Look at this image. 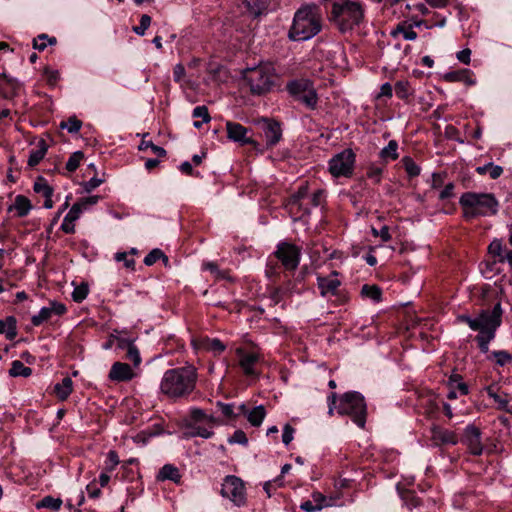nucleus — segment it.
I'll list each match as a JSON object with an SVG mask.
<instances>
[{"label":"nucleus","instance_id":"1","mask_svg":"<svg viewBox=\"0 0 512 512\" xmlns=\"http://www.w3.org/2000/svg\"><path fill=\"white\" fill-rule=\"evenodd\" d=\"M502 307L498 302L489 310H482L476 317L461 315L459 320L466 323L473 331H478L475 340L482 353L489 351V343L495 338L497 329L502 323Z\"/></svg>","mask_w":512,"mask_h":512},{"label":"nucleus","instance_id":"2","mask_svg":"<svg viewBox=\"0 0 512 512\" xmlns=\"http://www.w3.org/2000/svg\"><path fill=\"white\" fill-rule=\"evenodd\" d=\"M197 371L192 365L168 369L160 381V393L170 400L190 395L195 389Z\"/></svg>","mask_w":512,"mask_h":512},{"label":"nucleus","instance_id":"3","mask_svg":"<svg viewBox=\"0 0 512 512\" xmlns=\"http://www.w3.org/2000/svg\"><path fill=\"white\" fill-rule=\"evenodd\" d=\"M322 29L320 8L316 4L301 6L294 14L288 36L293 41H307Z\"/></svg>","mask_w":512,"mask_h":512},{"label":"nucleus","instance_id":"4","mask_svg":"<svg viewBox=\"0 0 512 512\" xmlns=\"http://www.w3.org/2000/svg\"><path fill=\"white\" fill-rule=\"evenodd\" d=\"M329 20L341 33L352 31L365 20L364 5L358 0H334Z\"/></svg>","mask_w":512,"mask_h":512},{"label":"nucleus","instance_id":"5","mask_svg":"<svg viewBox=\"0 0 512 512\" xmlns=\"http://www.w3.org/2000/svg\"><path fill=\"white\" fill-rule=\"evenodd\" d=\"M459 204L467 220L495 215L499 208L498 200L491 193L466 192L460 197Z\"/></svg>","mask_w":512,"mask_h":512},{"label":"nucleus","instance_id":"6","mask_svg":"<svg viewBox=\"0 0 512 512\" xmlns=\"http://www.w3.org/2000/svg\"><path fill=\"white\" fill-rule=\"evenodd\" d=\"M323 201L324 191L322 189H317L309 194L308 186L303 184L288 198L286 206L295 219H301L309 215L312 208L320 206Z\"/></svg>","mask_w":512,"mask_h":512},{"label":"nucleus","instance_id":"7","mask_svg":"<svg viewBox=\"0 0 512 512\" xmlns=\"http://www.w3.org/2000/svg\"><path fill=\"white\" fill-rule=\"evenodd\" d=\"M337 413L348 415L359 427L364 428L367 417V406L364 396L357 391H349L339 397Z\"/></svg>","mask_w":512,"mask_h":512},{"label":"nucleus","instance_id":"8","mask_svg":"<svg viewBox=\"0 0 512 512\" xmlns=\"http://www.w3.org/2000/svg\"><path fill=\"white\" fill-rule=\"evenodd\" d=\"M286 91L295 101L301 103L309 110L318 106V93L313 81L308 78H297L287 82Z\"/></svg>","mask_w":512,"mask_h":512},{"label":"nucleus","instance_id":"9","mask_svg":"<svg viewBox=\"0 0 512 512\" xmlns=\"http://www.w3.org/2000/svg\"><path fill=\"white\" fill-rule=\"evenodd\" d=\"M281 85V76L271 61L258 63V95L272 92Z\"/></svg>","mask_w":512,"mask_h":512},{"label":"nucleus","instance_id":"10","mask_svg":"<svg viewBox=\"0 0 512 512\" xmlns=\"http://www.w3.org/2000/svg\"><path fill=\"white\" fill-rule=\"evenodd\" d=\"M356 155L352 149H344L334 155L328 162V169L332 176L351 177L354 171Z\"/></svg>","mask_w":512,"mask_h":512},{"label":"nucleus","instance_id":"11","mask_svg":"<svg viewBox=\"0 0 512 512\" xmlns=\"http://www.w3.org/2000/svg\"><path fill=\"white\" fill-rule=\"evenodd\" d=\"M276 258L288 273L295 271L301 260V248L290 242H280L274 252Z\"/></svg>","mask_w":512,"mask_h":512},{"label":"nucleus","instance_id":"12","mask_svg":"<svg viewBox=\"0 0 512 512\" xmlns=\"http://www.w3.org/2000/svg\"><path fill=\"white\" fill-rule=\"evenodd\" d=\"M220 493L224 498H228L236 506H241L246 501L244 483L240 478L234 475H228L224 478Z\"/></svg>","mask_w":512,"mask_h":512},{"label":"nucleus","instance_id":"13","mask_svg":"<svg viewBox=\"0 0 512 512\" xmlns=\"http://www.w3.org/2000/svg\"><path fill=\"white\" fill-rule=\"evenodd\" d=\"M258 126L261 129V136L265 142V148L274 147L282 139L281 123L275 119L262 117L258 118Z\"/></svg>","mask_w":512,"mask_h":512},{"label":"nucleus","instance_id":"14","mask_svg":"<svg viewBox=\"0 0 512 512\" xmlns=\"http://www.w3.org/2000/svg\"><path fill=\"white\" fill-rule=\"evenodd\" d=\"M217 408L224 418L232 420L240 416H246L252 426H256V407H248L245 403L239 405L218 401Z\"/></svg>","mask_w":512,"mask_h":512},{"label":"nucleus","instance_id":"15","mask_svg":"<svg viewBox=\"0 0 512 512\" xmlns=\"http://www.w3.org/2000/svg\"><path fill=\"white\" fill-rule=\"evenodd\" d=\"M460 441L464 446H466L471 455H482L484 451V445L482 443V432L474 424H469L464 428Z\"/></svg>","mask_w":512,"mask_h":512},{"label":"nucleus","instance_id":"16","mask_svg":"<svg viewBox=\"0 0 512 512\" xmlns=\"http://www.w3.org/2000/svg\"><path fill=\"white\" fill-rule=\"evenodd\" d=\"M227 136L230 140L241 145L253 143V133L240 123L228 121L226 123Z\"/></svg>","mask_w":512,"mask_h":512},{"label":"nucleus","instance_id":"17","mask_svg":"<svg viewBox=\"0 0 512 512\" xmlns=\"http://www.w3.org/2000/svg\"><path fill=\"white\" fill-rule=\"evenodd\" d=\"M431 441L434 446L456 445L459 438L454 431L434 425L431 427Z\"/></svg>","mask_w":512,"mask_h":512},{"label":"nucleus","instance_id":"18","mask_svg":"<svg viewBox=\"0 0 512 512\" xmlns=\"http://www.w3.org/2000/svg\"><path fill=\"white\" fill-rule=\"evenodd\" d=\"M66 312V306L62 303L51 301L48 307H42L38 314L33 315L31 323L34 326H40L43 322L49 320L52 315H63Z\"/></svg>","mask_w":512,"mask_h":512},{"label":"nucleus","instance_id":"19","mask_svg":"<svg viewBox=\"0 0 512 512\" xmlns=\"http://www.w3.org/2000/svg\"><path fill=\"white\" fill-rule=\"evenodd\" d=\"M134 377L135 373L132 368L123 362H115L109 371V379L115 382L130 381Z\"/></svg>","mask_w":512,"mask_h":512},{"label":"nucleus","instance_id":"20","mask_svg":"<svg viewBox=\"0 0 512 512\" xmlns=\"http://www.w3.org/2000/svg\"><path fill=\"white\" fill-rule=\"evenodd\" d=\"M236 353L243 372L247 375H253L256 367V354L254 352H247L244 347H238Z\"/></svg>","mask_w":512,"mask_h":512},{"label":"nucleus","instance_id":"21","mask_svg":"<svg viewBox=\"0 0 512 512\" xmlns=\"http://www.w3.org/2000/svg\"><path fill=\"white\" fill-rule=\"evenodd\" d=\"M82 213V204L75 203L72 205L68 213L63 219L61 224V230L67 234H72L75 232V221L79 219Z\"/></svg>","mask_w":512,"mask_h":512},{"label":"nucleus","instance_id":"22","mask_svg":"<svg viewBox=\"0 0 512 512\" xmlns=\"http://www.w3.org/2000/svg\"><path fill=\"white\" fill-rule=\"evenodd\" d=\"M443 78L447 82H462L467 86H473L476 84L474 74L469 69H460L448 72L444 74Z\"/></svg>","mask_w":512,"mask_h":512},{"label":"nucleus","instance_id":"23","mask_svg":"<svg viewBox=\"0 0 512 512\" xmlns=\"http://www.w3.org/2000/svg\"><path fill=\"white\" fill-rule=\"evenodd\" d=\"M20 84L17 79L12 78L4 73H0V93L6 99L16 95Z\"/></svg>","mask_w":512,"mask_h":512},{"label":"nucleus","instance_id":"24","mask_svg":"<svg viewBox=\"0 0 512 512\" xmlns=\"http://www.w3.org/2000/svg\"><path fill=\"white\" fill-rule=\"evenodd\" d=\"M340 285L341 282L337 278L317 277V286L322 297H326L328 294L335 295Z\"/></svg>","mask_w":512,"mask_h":512},{"label":"nucleus","instance_id":"25","mask_svg":"<svg viewBox=\"0 0 512 512\" xmlns=\"http://www.w3.org/2000/svg\"><path fill=\"white\" fill-rule=\"evenodd\" d=\"M308 275V267L303 266L301 269L295 273L293 271V278L289 279L286 283V289L291 293H300L302 291V287L300 286L306 279Z\"/></svg>","mask_w":512,"mask_h":512},{"label":"nucleus","instance_id":"26","mask_svg":"<svg viewBox=\"0 0 512 512\" xmlns=\"http://www.w3.org/2000/svg\"><path fill=\"white\" fill-rule=\"evenodd\" d=\"M397 491L399 493L400 498L403 501V504L408 509H413L421 505V500L419 497H417L414 491L401 489L400 484L397 485Z\"/></svg>","mask_w":512,"mask_h":512},{"label":"nucleus","instance_id":"27","mask_svg":"<svg viewBox=\"0 0 512 512\" xmlns=\"http://www.w3.org/2000/svg\"><path fill=\"white\" fill-rule=\"evenodd\" d=\"M31 208L30 200L23 195H18L13 205L9 207V211L15 210L18 217H24L30 212Z\"/></svg>","mask_w":512,"mask_h":512},{"label":"nucleus","instance_id":"28","mask_svg":"<svg viewBox=\"0 0 512 512\" xmlns=\"http://www.w3.org/2000/svg\"><path fill=\"white\" fill-rule=\"evenodd\" d=\"M0 334H4L8 340H13L16 337L17 326L13 316L0 320Z\"/></svg>","mask_w":512,"mask_h":512},{"label":"nucleus","instance_id":"29","mask_svg":"<svg viewBox=\"0 0 512 512\" xmlns=\"http://www.w3.org/2000/svg\"><path fill=\"white\" fill-rule=\"evenodd\" d=\"M48 146L44 140H40L35 149H32L29 153L28 165L34 167L40 163V161L46 155Z\"/></svg>","mask_w":512,"mask_h":512},{"label":"nucleus","instance_id":"30","mask_svg":"<svg viewBox=\"0 0 512 512\" xmlns=\"http://www.w3.org/2000/svg\"><path fill=\"white\" fill-rule=\"evenodd\" d=\"M73 391V381L70 377H65L60 383L54 386V392L56 396L64 401L66 400Z\"/></svg>","mask_w":512,"mask_h":512},{"label":"nucleus","instance_id":"31","mask_svg":"<svg viewBox=\"0 0 512 512\" xmlns=\"http://www.w3.org/2000/svg\"><path fill=\"white\" fill-rule=\"evenodd\" d=\"M180 478L181 476L179 474V470L171 464L164 465L157 475L158 480H171L175 483H178L180 481Z\"/></svg>","mask_w":512,"mask_h":512},{"label":"nucleus","instance_id":"32","mask_svg":"<svg viewBox=\"0 0 512 512\" xmlns=\"http://www.w3.org/2000/svg\"><path fill=\"white\" fill-rule=\"evenodd\" d=\"M200 347L208 352L214 353L215 355H219L225 350V345L217 338H204L200 342Z\"/></svg>","mask_w":512,"mask_h":512},{"label":"nucleus","instance_id":"33","mask_svg":"<svg viewBox=\"0 0 512 512\" xmlns=\"http://www.w3.org/2000/svg\"><path fill=\"white\" fill-rule=\"evenodd\" d=\"M397 150H398L397 141L390 140L388 145L381 149L379 156L385 162L394 161L399 157Z\"/></svg>","mask_w":512,"mask_h":512},{"label":"nucleus","instance_id":"34","mask_svg":"<svg viewBox=\"0 0 512 512\" xmlns=\"http://www.w3.org/2000/svg\"><path fill=\"white\" fill-rule=\"evenodd\" d=\"M62 500L60 498H55L52 496H45L40 501L36 503L37 509H49L53 512L59 511L62 506Z\"/></svg>","mask_w":512,"mask_h":512},{"label":"nucleus","instance_id":"35","mask_svg":"<svg viewBox=\"0 0 512 512\" xmlns=\"http://www.w3.org/2000/svg\"><path fill=\"white\" fill-rule=\"evenodd\" d=\"M163 260L165 266L168 265L169 259L168 257L163 253V251L159 248H155L151 250L144 258V264L147 266H152L155 264L158 260Z\"/></svg>","mask_w":512,"mask_h":512},{"label":"nucleus","instance_id":"36","mask_svg":"<svg viewBox=\"0 0 512 512\" xmlns=\"http://www.w3.org/2000/svg\"><path fill=\"white\" fill-rule=\"evenodd\" d=\"M395 94L398 98L406 100L413 94L409 81L400 80L395 83Z\"/></svg>","mask_w":512,"mask_h":512},{"label":"nucleus","instance_id":"37","mask_svg":"<svg viewBox=\"0 0 512 512\" xmlns=\"http://www.w3.org/2000/svg\"><path fill=\"white\" fill-rule=\"evenodd\" d=\"M9 374L12 377H28L32 374V369L30 367L25 366L21 361L15 360L12 362Z\"/></svg>","mask_w":512,"mask_h":512},{"label":"nucleus","instance_id":"38","mask_svg":"<svg viewBox=\"0 0 512 512\" xmlns=\"http://www.w3.org/2000/svg\"><path fill=\"white\" fill-rule=\"evenodd\" d=\"M37 194H41L44 198L53 196V188L47 183L43 177H38L33 186Z\"/></svg>","mask_w":512,"mask_h":512},{"label":"nucleus","instance_id":"39","mask_svg":"<svg viewBox=\"0 0 512 512\" xmlns=\"http://www.w3.org/2000/svg\"><path fill=\"white\" fill-rule=\"evenodd\" d=\"M361 295L373 300L374 302H379L381 300L382 291L376 285L365 284L362 286Z\"/></svg>","mask_w":512,"mask_h":512},{"label":"nucleus","instance_id":"40","mask_svg":"<svg viewBox=\"0 0 512 512\" xmlns=\"http://www.w3.org/2000/svg\"><path fill=\"white\" fill-rule=\"evenodd\" d=\"M56 42L57 40L55 37H49L47 34H40L33 39V48L43 51L48 45H54Z\"/></svg>","mask_w":512,"mask_h":512},{"label":"nucleus","instance_id":"41","mask_svg":"<svg viewBox=\"0 0 512 512\" xmlns=\"http://www.w3.org/2000/svg\"><path fill=\"white\" fill-rule=\"evenodd\" d=\"M402 163H403V166L405 168L407 175L410 178L417 177L420 174V172H421L420 166L418 164H416L415 161L411 157H409V156L403 157Z\"/></svg>","mask_w":512,"mask_h":512},{"label":"nucleus","instance_id":"42","mask_svg":"<svg viewBox=\"0 0 512 512\" xmlns=\"http://www.w3.org/2000/svg\"><path fill=\"white\" fill-rule=\"evenodd\" d=\"M487 394L495 401V403H497L498 409L509 412V401L505 396L497 394L492 387L487 388Z\"/></svg>","mask_w":512,"mask_h":512},{"label":"nucleus","instance_id":"43","mask_svg":"<svg viewBox=\"0 0 512 512\" xmlns=\"http://www.w3.org/2000/svg\"><path fill=\"white\" fill-rule=\"evenodd\" d=\"M392 34H402L403 38L408 41H414L417 38V33L413 30L412 25L405 26L404 24H399Z\"/></svg>","mask_w":512,"mask_h":512},{"label":"nucleus","instance_id":"44","mask_svg":"<svg viewBox=\"0 0 512 512\" xmlns=\"http://www.w3.org/2000/svg\"><path fill=\"white\" fill-rule=\"evenodd\" d=\"M204 270L209 271L215 279H229L227 271L220 270L215 262H205L202 265Z\"/></svg>","mask_w":512,"mask_h":512},{"label":"nucleus","instance_id":"45","mask_svg":"<svg viewBox=\"0 0 512 512\" xmlns=\"http://www.w3.org/2000/svg\"><path fill=\"white\" fill-rule=\"evenodd\" d=\"M383 168L376 165L370 164L367 168L366 176L368 179L372 180L373 183L379 184L382 179Z\"/></svg>","mask_w":512,"mask_h":512},{"label":"nucleus","instance_id":"46","mask_svg":"<svg viewBox=\"0 0 512 512\" xmlns=\"http://www.w3.org/2000/svg\"><path fill=\"white\" fill-rule=\"evenodd\" d=\"M84 158V154L81 151L74 152L68 159L66 163V169L69 172H74L80 165L81 161Z\"/></svg>","mask_w":512,"mask_h":512},{"label":"nucleus","instance_id":"47","mask_svg":"<svg viewBox=\"0 0 512 512\" xmlns=\"http://www.w3.org/2000/svg\"><path fill=\"white\" fill-rule=\"evenodd\" d=\"M125 358L131 361L135 367H138L142 361L139 349L134 344L126 350Z\"/></svg>","mask_w":512,"mask_h":512},{"label":"nucleus","instance_id":"48","mask_svg":"<svg viewBox=\"0 0 512 512\" xmlns=\"http://www.w3.org/2000/svg\"><path fill=\"white\" fill-rule=\"evenodd\" d=\"M82 122L76 117H71L67 121H63L60 124L62 129H67L70 133H76L80 130Z\"/></svg>","mask_w":512,"mask_h":512},{"label":"nucleus","instance_id":"49","mask_svg":"<svg viewBox=\"0 0 512 512\" xmlns=\"http://www.w3.org/2000/svg\"><path fill=\"white\" fill-rule=\"evenodd\" d=\"M186 70L182 64H176L173 68V79L176 83L183 87L187 81L185 80Z\"/></svg>","mask_w":512,"mask_h":512},{"label":"nucleus","instance_id":"50","mask_svg":"<svg viewBox=\"0 0 512 512\" xmlns=\"http://www.w3.org/2000/svg\"><path fill=\"white\" fill-rule=\"evenodd\" d=\"M118 464H119L118 454L114 450L109 451L107 454V459L105 461L104 470L111 473L116 468V466Z\"/></svg>","mask_w":512,"mask_h":512},{"label":"nucleus","instance_id":"51","mask_svg":"<svg viewBox=\"0 0 512 512\" xmlns=\"http://www.w3.org/2000/svg\"><path fill=\"white\" fill-rule=\"evenodd\" d=\"M488 249H489V253L498 257L499 260L503 256V254L507 251V247L503 246L501 241H499L497 239L490 243Z\"/></svg>","mask_w":512,"mask_h":512},{"label":"nucleus","instance_id":"52","mask_svg":"<svg viewBox=\"0 0 512 512\" xmlns=\"http://www.w3.org/2000/svg\"><path fill=\"white\" fill-rule=\"evenodd\" d=\"M88 286L86 284H81L74 288L72 292V299L75 302H82L88 295Z\"/></svg>","mask_w":512,"mask_h":512},{"label":"nucleus","instance_id":"53","mask_svg":"<svg viewBox=\"0 0 512 512\" xmlns=\"http://www.w3.org/2000/svg\"><path fill=\"white\" fill-rule=\"evenodd\" d=\"M491 356L495 358L496 363L499 366H504L507 363L512 361V356L507 351L501 350V351H493Z\"/></svg>","mask_w":512,"mask_h":512},{"label":"nucleus","instance_id":"54","mask_svg":"<svg viewBox=\"0 0 512 512\" xmlns=\"http://www.w3.org/2000/svg\"><path fill=\"white\" fill-rule=\"evenodd\" d=\"M147 148H150V150L159 157H164L166 155V151L164 148L153 144L151 141H142L139 146V149L144 150Z\"/></svg>","mask_w":512,"mask_h":512},{"label":"nucleus","instance_id":"55","mask_svg":"<svg viewBox=\"0 0 512 512\" xmlns=\"http://www.w3.org/2000/svg\"><path fill=\"white\" fill-rule=\"evenodd\" d=\"M151 24V17L149 15H142L141 18H140V25L139 26H136L133 28V31L137 34V35H144L146 30L148 29V27L150 26Z\"/></svg>","mask_w":512,"mask_h":512},{"label":"nucleus","instance_id":"56","mask_svg":"<svg viewBox=\"0 0 512 512\" xmlns=\"http://www.w3.org/2000/svg\"><path fill=\"white\" fill-rule=\"evenodd\" d=\"M192 116L194 118H202L204 123H208L211 120L208 108L204 105L195 107L193 109Z\"/></svg>","mask_w":512,"mask_h":512},{"label":"nucleus","instance_id":"57","mask_svg":"<svg viewBox=\"0 0 512 512\" xmlns=\"http://www.w3.org/2000/svg\"><path fill=\"white\" fill-rule=\"evenodd\" d=\"M228 442L230 444L246 445L248 443V439L242 430H236L233 435L229 437Z\"/></svg>","mask_w":512,"mask_h":512},{"label":"nucleus","instance_id":"58","mask_svg":"<svg viewBox=\"0 0 512 512\" xmlns=\"http://www.w3.org/2000/svg\"><path fill=\"white\" fill-rule=\"evenodd\" d=\"M115 260L117 262H123L124 263V266L130 270H134L135 269V260L132 259V258H128L127 257V253L126 252H117L115 254Z\"/></svg>","mask_w":512,"mask_h":512},{"label":"nucleus","instance_id":"59","mask_svg":"<svg viewBox=\"0 0 512 512\" xmlns=\"http://www.w3.org/2000/svg\"><path fill=\"white\" fill-rule=\"evenodd\" d=\"M294 432H295V429L291 425L286 424L284 426L283 433H282V442L285 445L290 444V442L293 440Z\"/></svg>","mask_w":512,"mask_h":512},{"label":"nucleus","instance_id":"60","mask_svg":"<svg viewBox=\"0 0 512 512\" xmlns=\"http://www.w3.org/2000/svg\"><path fill=\"white\" fill-rule=\"evenodd\" d=\"M115 342L117 344V347L121 350H127L129 346H131L133 343V340L129 338H124L118 335V332L116 331V339Z\"/></svg>","mask_w":512,"mask_h":512},{"label":"nucleus","instance_id":"61","mask_svg":"<svg viewBox=\"0 0 512 512\" xmlns=\"http://www.w3.org/2000/svg\"><path fill=\"white\" fill-rule=\"evenodd\" d=\"M86 490L90 498L97 499L101 496V490L96 486L95 480L86 486Z\"/></svg>","mask_w":512,"mask_h":512},{"label":"nucleus","instance_id":"62","mask_svg":"<svg viewBox=\"0 0 512 512\" xmlns=\"http://www.w3.org/2000/svg\"><path fill=\"white\" fill-rule=\"evenodd\" d=\"M503 173V168L499 165H495L494 163L490 162L488 167V174L491 179H497L499 178Z\"/></svg>","mask_w":512,"mask_h":512},{"label":"nucleus","instance_id":"63","mask_svg":"<svg viewBox=\"0 0 512 512\" xmlns=\"http://www.w3.org/2000/svg\"><path fill=\"white\" fill-rule=\"evenodd\" d=\"M454 196V184L448 183L440 192L439 199L445 200Z\"/></svg>","mask_w":512,"mask_h":512},{"label":"nucleus","instance_id":"64","mask_svg":"<svg viewBox=\"0 0 512 512\" xmlns=\"http://www.w3.org/2000/svg\"><path fill=\"white\" fill-rule=\"evenodd\" d=\"M300 509L305 512H315L321 510L320 504H314L312 501L307 500L301 503Z\"/></svg>","mask_w":512,"mask_h":512}]
</instances>
